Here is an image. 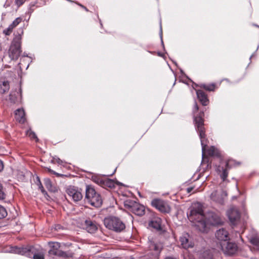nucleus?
I'll use <instances>...</instances> for the list:
<instances>
[{
  "label": "nucleus",
  "instance_id": "nucleus-21",
  "mask_svg": "<svg viewBox=\"0 0 259 259\" xmlns=\"http://www.w3.org/2000/svg\"><path fill=\"white\" fill-rule=\"evenodd\" d=\"M102 187L105 188H113L115 187V183L113 180L111 179L108 178H104V181L102 183Z\"/></svg>",
  "mask_w": 259,
  "mask_h": 259
},
{
  "label": "nucleus",
  "instance_id": "nucleus-38",
  "mask_svg": "<svg viewBox=\"0 0 259 259\" xmlns=\"http://www.w3.org/2000/svg\"><path fill=\"white\" fill-rule=\"evenodd\" d=\"M199 110V107H198V105H197V104L196 103H195V105H194V112L195 113V112H198Z\"/></svg>",
  "mask_w": 259,
  "mask_h": 259
},
{
  "label": "nucleus",
  "instance_id": "nucleus-6",
  "mask_svg": "<svg viewBox=\"0 0 259 259\" xmlns=\"http://www.w3.org/2000/svg\"><path fill=\"white\" fill-rule=\"evenodd\" d=\"M124 205L126 208L135 214L142 216L145 213V207L144 205L133 201L127 200L125 202Z\"/></svg>",
  "mask_w": 259,
  "mask_h": 259
},
{
  "label": "nucleus",
  "instance_id": "nucleus-42",
  "mask_svg": "<svg viewBox=\"0 0 259 259\" xmlns=\"http://www.w3.org/2000/svg\"><path fill=\"white\" fill-rule=\"evenodd\" d=\"M48 171L54 175L59 176V174L58 173H57L56 172L54 171V170H52L50 168H48Z\"/></svg>",
  "mask_w": 259,
  "mask_h": 259
},
{
  "label": "nucleus",
  "instance_id": "nucleus-28",
  "mask_svg": "<svg viewBox=\"0 0 259 259\" xmlns=\"http://www.w3.org/2000/svg\"><path fill=\"white\" fill-rule=\"evenodd\" d=\"M6 194L5 189L3 185L0 183V200H4L6 198Z\"/></svg>",
  "mask_w": 259,
  "mask_h": 259
},
{
  "label": "nucleus",
  "instance_id": "nucleus-22",
  "mask_svg": "<svg viewBox=\"0 0 259 259\" xmlns=\"http://www.w3.org/2000/svg\"><path fill=\"white\" fill-rule=\"evenodd\" d=\"M9 89V82L8 81H5L2 84L0 85V93L4 94L8 92Z\"/></svg>",
  "mask_w": 259,
  "mask_h": 259
},
{
  "label": "nucleus",
  "instance_id": "nucleus-37",
  "mask_svg": "<svg viewBox=\"0 0 259 259\" xmlns=\"http://www.w3.org/2000/svg\"><path fill=\"white\" fill-rule=\"evenodd\" d=\"M216 194H217V192H212L211 193V194L210 195V198H211V199H212L213 201H216L217 200L214 198V196L216 195Z\"/></svg>",
  "mask_w": 259,
  "mask_h": 259
},
{
  "label": "nucleus",
  "instance_id": "nucleus-8",
  "mask_svg": "<svg viewBox=\"0 0 259 259\" xmlns=\"http://www.w3.org/2000/svg\"><path fill=\"white\" fill-rule=\"evenodd\" d=\"M151 205L162 213H168L170 207L165 201L158 198L153 199L151 202Z\"/></svg>",
  "mask_w": 259,
  "mask_h": 259
},
{
  "label": "nucleus",
  "instance_id": "nucleus-16",
  "mask_svg": "<svg viewBox=\"0 0 259 259\" xmlns=\"http://www.w3.org/2000/svg\"><path fill=\"white\" fill-rule=\"evenodd\" d=\"M15 118L21 123H24L26 121L25 113L22 109H18L15 111Z\"/></svg>",
  "mask_w": 259,
  "mask_h": 259
},
{
  "label": "nucleus",
  "instance_id": "nucleus-14",
  "mask_svg": "<svg viewBox=\"0 0 259 259\" xmlns=\"http://www.w3.org/2000/svg\"><path fill=\"white\" fill-rule=\"evenodd\" d=\"M196 94L197 98L202 105L203 106L207 105L209 103V100L205 93L201 90H198L196 91Z\"/></svg>",
  "mask_w": 259,
  "mask_h": 259
},
{
  "label": "nucleus",
  "instance_id": "nucleus-23",
  "mask_svg": "<svg viewBox=\"0 0 259 259\" xmlns=\"http://www.w3.org/2000/svg\"><path fill=\"white\" fill-rule=\"evenodd\" d=\"M44 184L46 187L48 189L49 191L51 192L55 191V188L53 187L52 182L49 179H46L44 180Z\"/></svg>",
  "mask_w": 259,
  "mask_h": 259
},
{
  "label": "nucleus",
  "instance_id": "nucleus-1",
  "mask_svg": "<svg viewBox=\"0 0 259 259\" xmlns=\"http://www.w3.org/2000/svg\"><path fill=\"white\" fill-rule=\"evenodd\" d=\"M204 114L203 112H200L197 115L194 117V120L195 128L201 140L203 153L204 151L206 150L208 143V140L206 138L205 134L206 130L204 124Z\"/></svg>",
  "mask_w": 259,
  "mask_h": 259
},
{
  "label": "nucleus",
  "instance_id": "nucleus-10",
  "mask_svg": "<svg viewBox=\"0 0 259 259\" xmlns=\"http://www.w3.org/2000/svg\"><path fill=\"white\" fill-rule=\"evenodd\" d=\"M68 198L77 202L80 201L83 198V195L81 193V189H78L74 187H70L66 190Z\"/></svg>",
  "mask_w": 259,
  "mask_h": 259
},
{
  "label": "nucleus",
  "instance_id": "nucleus-9",
  "mask_svg": "<svg viewBox=\"0 0 259 259\" xmlns=\"http://www.w3.org/2000/svg\"><path fill=\"white\" fill-rule=\"evenodd\" d=\"M220 245L223 252L229 255H233L237 250L238 247L236 243L228 241L221 242Z\"/></svg>",
  "mask_w": 259,
  "mask_h": 259
},
{
  "label": "nucleus",
  "instance_id": "nucleus-5",
  "mask_svg": "<svg viewBox=\"0 0 259 259\" xmlns=\"http://www.w3.org/2000/svg\"><path fill=\"white\" fill-rule=\"evenodd\" d=\"M21 39L20 36H16L9 50V56L12 60L17 59L21 54Z\"/></svg>",
  "mask_w": 259,
  "mask_h": 259
},
{
  "label": "nucleus",
  "instance_id": "nucleus-43",
  "mask_svg": "<svg viewBox=\"0 0 259 259\" xmlns=\"http://www.w3.org/2000/svg\"><path fill=\"white\" fill-rule=\"evenodd\" d=\"M79 5L82 8H83L86 11H89L88 9L84 6L81 5V4H79Z\"/></svg>",
  "mask_w": 259,
  "mask_h": 259
},
{
  "label": "nucleus",
  "instance_id": "nucleus-19",
  "mask_svg": "<svg viewBox=\"0 0 259 259\" xmlns=\"http://www.w3.org/2000/svg\"><path fill=\"white\" fill-rule=\"evenodd\" d=\"M17 252L21 254L22 255L31 257V255L33 253V247H28L19 248H18Z\"/></svg>",
  "mask_w": 259,
  "mask_h": 259
},
{
  "label": "nucleus",
  "instance_id": "nucleus-29",
  "mask_svg": "<svg viewBox=\"0 0 259 259\" xmlns=\"http://www.w3.org/2000/svg\"><path fill=\"white\" fill-rule=\"evenodd\" d=\"M7 215V211L6 209L4 206L0 205V219L5 218Z\"/></svg>",
  "mask_w": 259,
  "mask_h": 259
},
{
  "label": "nucleus",
  "instance_id": "nucleus-33",
  "mask_svg": "<svg viewBox=\"0 0 259 259\" xmlns=\"http://www.w3.org/2000/svg\"><path fill=\"white\" fill-rule=\"evenodd\" d=\"M93 180L95 183L102 187V183L104 181V178L96 177L93 178Z\"/></svg>",
  "mask_w": 259,
  "mask_h": 259
},
{
  "label": "nucleus",
  "instance_id": "nucleus-31",
  "mask_svg": "<svg viewBox=\"0 0 259 259\" xmlns=\"http://www.w3.org/2000/svg\"><path fill=\"white\" fill-rule=\"evenodd\" d=\"M27 135L32 140H35L36 141H37L38 140L36 134L31 130H29L27 132Z\"/></svg>",
  "mask_w": 259,
  "mask_h": 259
},
{
  "label": "nucleus",
  "instance_id": "nucleus-11",
  "mask_svg": "<svg viewBox=\"0 0 259 259\" xmlns=\"http://www.w3.org/2000/svg\"><path fill=\"white\" fill-rule=\"evenodd\" d=\"M179 241L181 246L184 249L192 248L194 246V242L188 233H183L180 237Z\"/></svg>",
  "mask_w": 259,
  "mask_h": 259
},
{
  "label": "nucleus",
  "instance_id": "nucleus-3",
  "mask_svg": "<svg viewBox=\"0 0 259 259\" xmlns=\"http://www.w3.org/2000/svg\"><path fill=\"white\" fill-rule=\"evenodd\" d=\"M85 200L96 207H100L102 204V199L100 194L90 185L86 186Z\"/></svg>",
  "mask_w": 259,
  "mask_h": 259
},
{
  "label": "nucleus",
  "instance_id": "nucleus-12",
  "mask_svg": "<svg viewBox=\"0 0 259 259\" xmlns=\"http://www.w3.org/2000/svg\"><path fill=\"white\" fill-rule=\"evenodd\" d=\"M228 216L231 223L234 225L239 220L240 214L237 209L232 208L228 210Z\"/></svg>",
  "mask_w": 259,
  "mask_h": 259
},
{
  "label": "nucleus",
  "instance_id": "nucleus-13",
  "mask_svg": "<svg viewBox=\"0 0 259 259\" xmlns=\"http://www.w3.org/2000/svg\"><path fill=\"white\" fill-rule=\"evenodd\" d=\"M216 238L221 242H225L230 240L229 233L224 228L220 229L215 233Z\"/></svg>",
  "mask_w": 259,
  "mask_h": 259
},
{
  "label": "nucleus",
  "instance_id": "nucleus-32",
  "mask_svg": "<svg viewBox=\"0 0 259 259\" xmlns=\"http://www.w3.org/2000/svg\"><path fill=\"white\" fill-rule=\"evenodd\" d=\"M22 18L20 17L17 18L10 25L14 28L16 27L21 21Z\"/></svg>",
  "mask_w": 259,
  "mask_h": 259
},
{
  "label": "nucleus",
  "instance_id": "nucleus-18",
  "mask_svg": "<svg viewBox=\"0 0 259 259\" xmlns=\"http://www.w3.org/2000/svg\"><path fill=\"white\" fill-rule=\"evenodd\" d=\"M149 248L151 250L155 251L156 253H159L163 248V245L160 242L151 241L149 244Z\"/></svg>",
  "mask_w": 259,
  "mask_h": 259
},
{
  "label": "nucleus",
  "instance_id": "nucleus-44",
  "mask_svg": "<svg viewBox=\"0 0 259 259\" xmlns=\"http://www.w3.org/2000/svg\"><path fill=\"white\" fill-rule=\"evenodd\" d=\"M253 25H254V26H255V27H256L259 28V25H256V24H254Z\"/></svg>",
  "mask_w": 259,
  "mask_h": 259
},
{
  "label": "nucleus",
  "instance_id": "nucleus-34",
  "mask_svg": "<svg viewBox=\"0 0 259 259\" xmlns=\"http://www.w3.org/2000/svg\"><path fill=\"white\" fill-rule=\"evenodd\" d=\"M13 28L10 25L8 28L4 30L3 33L6 35H9L13 31Z\"/></svg>",
  "mask_w": 259,
  "mask_h": 259
},
{
  "label": "nucleus",
  "instance_id": "nucleus-2",
  "mask_svg": "<svg viewBox=\"0 0 259 259\" xmlns=\"http://www.w3.org/2000/svg\"><path fill=\"white\" fill-rule=\"evenodd\" d=\"M188 217L191 222L199 223L203 228L206 227L205 217L202 206L200 203H198L193 205Z\"/></svg>",
  "mask_w": 259,
  "mask_h": 259
},
{
  "label": "nucleus",
  "instance_id": "nucleus-15",
  "mask_svg": "<svg viewBox=\"0 0 259 259\" xmlns=\"http://www.w3.org/2000/svg\"><path fill=\"white\" fill-rule=\"evenodd\" d=\"M84 228L90 233H94L98 229L96 223L90 220H86L84 222Z\"/></svg>",
  "mask_w": 259,
  "mask_h": 259
},
{
  "label": "nucleus",
  "instance_id": "nucleus-36",
  "mask_svg": "<svg viewBox=\"0 0 259 259\" xmlns=\"http://www.w3.org/2000/svg\"><path fill=\"white\" fill-rule=\"evenodd\" d=\"M26 0H16L15 3L18 6L20 7L22 5Z\"/></svg>",
  "mask_w": 259,
  "mask_h": 259
},
{
  "label": "nucleus",
  "instance_id": "nucleus-26",
  "mask_svg": "<svg viewBox=\"0 0 259 259\" xmlns=\"http://www.w3.org/2000/svg\"><path fill=\"white\" fill-rule=\"evenodd\" d=\"M240 164V162H236L233 159H229L227 161L226 166L228 168H231L232 167L239 165Z\"/></svg>",
  "mask_w": 259,
  "mask_h": 259
},
{
  "label": "nucleus",
  "instance_id": "nucleus-35",
  "mask_svg": "<svg viewBox=\"0 0 259 259\" xmlns=\"http://www.w3.org/2000/svg\"><path fill=\"white\" fill-rule=\"evenodd\" d=\"M33 259H44V255L41 252H38L37 253H34L33 254Z\"/></svg>",
  "mask_w": 259,
  "mask_h": 259
},
{
  "label": "nucleus",
  "instance_id": "nucleus-25",
  "mask_svg": "<svg viewBox=\"0 0 259 259\" xmlns=\"http://www.w3.org/2000/svg\"><path fill=\"white\" fill-rule=\"evenodd\" d=\"M202 259H213V254L210 250H206L202 254Z\"/></svg>",
  "mask_w": 259,
  "mask_h": 259
},
{
  "label": "nucleus",
  "instance_id": "nucleus-39",
  "mask_svg": "<svg viewBox=\"0 0 259 259\" xmlns=\"http://www.w3.org/2000/svg\"><path fill=\"white\" fill-rule=\"evenodd\" d=\"M193 189H194V188L192 187H189V188H187V189H186L187 192L188 193H191L192 191V190H193Z\"/></svg>",
  "mask_w": 259,
  "mask_h": 259
},
{
  "label": "nucleus",
  "instance_id": "nucleus-41",
  "mask_svg": "<svg viewBox=\"0 0 259 259\" xmlns=\"http://www.w3.org/2000/svg\"><path fill=\"white\" fill-rule=\"evenodd\" d=\"M4 169V164L2 160H0V171H2Z\"/></svg>",
  "mask_w": 259,
  "mask_h": 259
},
{
  "label": "nucleus",
  "instance_id": "nucleus-27",
  "mask_svg": "<svg viewBox=\"0 0 259 259\" xmlns=\"http://www.w3.org/2000/svg\"><path fill=\"white\" fill-rule=\"evenodd\" d=\"M250 242L259 250V237L257 236L251 237L249 240Z\"/></svg>",
  "mask_w": 259,
  "mask_h": 259
},
{
  "label": "nucleus",
  "instance_id": "nucleus-7",
  "mask_svg": "<svg viewBox=\"0 0 259 259\" xmlns=\"http://www.w3.org/2000/svg\"><path fill=\"white\" fill-rule=\"evenodd\" d=\"M48 244L50 249L48 251L49 255L50 256H57L64 258H68L70 256L67 252L60 250V243L57 242H49Z\"/></svg>",
  "mask_w": 259,
  "mask_h": 259
},
{
  "label": "nucleus",
  "instance_id": "nucleus-30",
  "mask_svg": "<svg viewBox=\"0 0 259 259\" xmlns=\"http://www.w3.org/2000/svg\"><path fill=\"white\" fill-rule=\"evenodd\" d=\"M230 168H227L226 166V168L224 169H223V172L222 174L221 175V178L223 180V181H225L228 176V170Z\"/></svg>",
  "mask_w": 259,
  "mask_h": 259
},
{
  "label": "nucleus",
  "instance_id": "nucleus-4",
  "mask_svg": "<svg viewBox=\"0 0 259 259\" xmlns=\"http://www.w3.org/2000/svg\"><path fill=\"white\" fill-rule=\"evenodd\" d=\"M105 227L116 232H121L125 229L124 223L118 218L110 217L104 220Z\"/></svg>",
  "mask_w": 259,
  "mask_h": 259
},
{
  "label": "nucleus",
  "instance_id": "nucleus-20",
  "mask_svg": "<svg viewBox=\"0 0 259 259\" xmlns=\"http://www.w3.org/2000/svg\"><path fill=\"white\" fill-rule=\"evenodd\" d=\"M161 219L159 218H154L149 223V226L157 230H161Z\"/></svg>",
  "mask_w": 259,
  "mask_h": 259
},
{
  "label": "nucleus",
  "instance_id": "nucleus-40",
  "mask_svg": "<svg viewBox=\"0 0 259 259\" xmlns=\"http://www.w3.org/2000/svg\"><path fill=\"white\" fill-rule=\"evenodd\" d=\"M39 188L41 190V191L42 193L45 194V193H46V191H45V190L44 189L42 185L40 184V185L39 186Z\"/></svg>",
  "mask_w": 259,
  "mask_h": 259
},
{
  "label": "nucleus",
  "instance_id": "nucleus-17",
  "mask_svg": "<svg viewBox=\"0 0 259 259\" xmlns=\"http://www.w3.org/2000/svg\"><path fill=\"white\" fill-rule=\"evenodd\" d=\"M208 155L211 157H216L221 159V153L220 151L214 146H211L206 150Z\"/></svg>",
  "mask_w": 259,
  "mask_h": 259
},
{
  "label": "nucleus",
  "instance_id": "nucleus-24",
  "mask_svg": "<svg viewBox=\"0 0 259 259\" xmlns=\"http://www.w3.org/2000/svg\"><path fill=\"white\" fill-rule=\"evenodd\" d=\"M201 88L208 91H214L216 85L215 83L203 84L201 85Z\"/></svg>",
  "mask_w": 259,
  "mask_h": 259
}]
</instances>
